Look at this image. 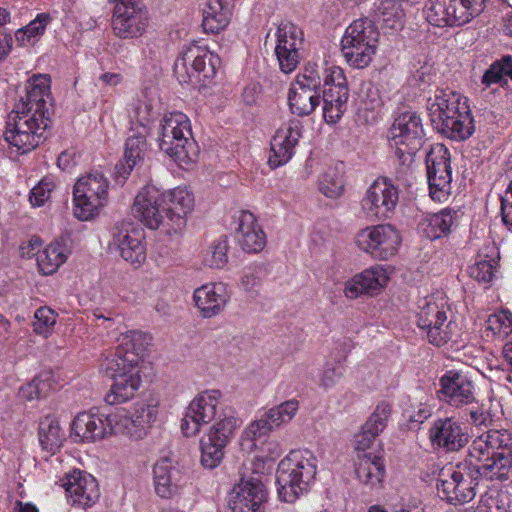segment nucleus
I'll return each instance as SVG.
<instances>
[{"label": "nucleus", "instance_id": "1", "mask_svg": "<svg viewBox=\"0 0 512 512\" xmlns=\"http://www.w3.org/2000/svg\"><path fill=\"white\" fill-rule=\"evenodd\" d=\"M427 111L433 127L446 137L463 141L475 130L467 99L451 90H437L427 101Z\"/></svg>", "mask_w": 512, "mask_h": 512}, {"label": "nucleus", "instance_id": "2", "mask_svg": "<svg viewBox=\"0 0 512 512\" xmlns=\"http://www.w3.org/2000/svg\"><path fill=\"white\" fill-rule=\"evenodd\" d=\"M318 460L308 449L292 450L278 464L276 486L279 498L286 503L295 502L306 494L317 474Z\"/></svg>", "mask_w": 512, "mask_h": 512}, {"label": "nucleus", "instance_id": "3", "mask_svg": "<svg viewBox=\"0 0 512 512\" xmlns=\"http://www.w3.org/2000/svg\"><path fill=\"white\" fill-rule=\"evenodd\" d=\"M158 142L160 150L182 168L188 167L197 158L198 150L192 139L190 121L182 112L165 114Z\"/></svg>", "mask_w": 512, "mask_h": 512}, {"label": "nucleus", "instance_id": "4", "mask_svg": "<svg viewBox=\"0 0 512 512\" xmlns=\"http://www.w3.org/2000/svg\"><path fill=\"white\" fill-rule=\"evenodd\" d=\"M423 137L422 119L417 112L405 111L395 118L389 130L388 143L399 162V174L403 175L409 169Z\"/></svg>", "mask_w": 512, "mask_h": 512}, {"label": "nucleus", "instance_id": "5", "mask_svg": "<svg viewBox=\"0 0 512 512\" xmlns=\"http://www.w3.org/2000/svg\"><path fill=\"white\" fill-rule=\"evenodd\" d=\"M13 116L7 123L4 139L11 149L18 154H26L34 150L46 139V131L51 118L43 114H29L28 108L20 107V111L12 110Z\"/></svg>", "mask_w": 512, "mask_h": 512}, {"label": "nucleus", "instance_id": "6", "mask_svg": "<svg viewBox=\"0 0 512 512\" xmlns=\"http://www.w3.org/2000/svg\"><path fill=\"white\" fill-rule=\"evenodd\" d=\"M13 116L7 123L4 139L11 149L18 154H26L34 150L46 139V131L51 118L43 114H29L28 108L20 107V111L12 110Z\"/></svg>", "mask_w": 512, "mask_h": 512}, {"label": "nucleus", "instance_id": "7", "mask_svg": "<svg viewBox=\"0 0 512 512\" xmlns=\"http://www.w3.org/2000/svg\"><path fill=\"white\" fill-rule=\"evenodd\" d=\"M379 31L367 17L353 21L345 30L341 50L347 63L357 69L367 67L376 52Z\"/></svg>", "mask_w": 512, "mask_h": 512}, {"label": "nucleus", "instance_id": "8", "mask_svg": "<svg viewBox=\"0 0 512 512\" xmlns=\"http://www.w3.org/2000/svg\"><path fill=\"white\" fill-rule=\"evenodd\" d=\"M475 461L467 455L465 460L442 471L437 489L450 503H466L476 496V487L482 478Z\"/></svg>", "mask_w": 512, "mask_h": 512}, {"label": "nucleus", "instance_id": "9", "mask_svg": "<svg viewBox=\"0 0 512 512\" xmlns=\"http://www.w3.org/2000/svg\"><path fill=\"white\" fill-rule=\"evenodd\" d=\"M487 0H428L424 6L427 22L435 27H460L485 9Z\"/></svg>", "mask_w": 512, "mask_h": 512}, {"label": "nucleus", "instance_id": "10", "mask_svg": "<svg viewBox=\"0 0 512 512\" xmlns=\"http://www.w3.org/2000/svg\"><path fill=\"white\" fill-rule=\"evenodd\" d=\"M220 66V58L206 46L191 43L185 46L174 63V72L181 84H197L212 79Z\"/></svg>", "mask_w": 512, "mask_h": 512}, {"label": "nucleus", "instance_id": "11", "mask_svg": "<svg viewBox=\"0 0 512 512\" xmlns=\"http://www.w3.org/2000/svg\"><path fill=\"white\" fill-rule=\"evenodd\" d=\"M220 66V58L206 46L191 43L185 46L174 63V72L181 84H197L212 79Z\"/></svg>", "mask_w": 512, "mask_h": 512}, {"label": "nucleus", "instance_id": "12", "mask_svg": "<svg viewBox=\"0 0 512 512\" xmlns=\"http://www.w3.org/2000/svg\"><path fill=\"white\" fill-rule=\"evenodd\" d=\"M240 425L241 420L232 408L222 411L219 419L200 439V461L203 467L214 469L222 462L225 448Z\"/></svg>", "mask_w": 512, "mask_h": 512}, {"label": "nucleus", "instance_id": "13", "mask_svg": "<svg viewBox=\"0 0 512 512\" xmlns=\"http://www.w3.org/2000/svg\"><path fill=\"white\" fill-rule=\"evenodd\" d=\"M108 189V179L99 171L79 178L73 189L74 215L82 221L92 219L105 205Z\"/></svg>", "mask_w": 512, "mask_h": 512}, {"label": "nucleus", "instance_id": "14", "mask_svg": "<svg viewBox=\"0 0 512 512\" xmlns=\"http://www.w3.org/2000/svg\"><path fill=\"white\" fill-rule=\"evenodd\" d=\"M429 194L436 202H444L451 194L452 167L451 155L442 143L431 146L426 155Z\"/></svg>", "mask_w": 512, "mask_h": 512}, {"label": "nucleus", "instance_id": "15", "mask_svg": "<svg viewBox=\"0 0 512 512\" xmlns=\"http://www.w3.org/2000/svg\"><path fill=\"white\" fill-rule=\"evenodd\" d=\"M114 3L113 33L121 39L140 37L149 25V14L139 0H109Z\"/></svg>", "mask_w": 512, "mask_h": 512}, {"label": "nucleus", "instance_id": "16", "mask_svg": "<svg viewBox=\"0 0 512 512\" xmlns=\"http://www.w3.org/2000/svg\"><path fill=\"white\" fill-rule=\"evenodd\" d=\"M220 398L221 392L215 389L199 393L186 409L181 422L182 433L187 437L195 436L203 425L217 421L222 411L229 408H221L218 413Z\"/></svg>", "mask_w": 512, "mask_h": 512}, {"label": "nucleus", "instance_id": "17", "mask_svg": "<svg viewBox=\"0 0 512 512\" xmlns=\"http://www.w3.org/2000/svg\"><path fill=\"white\" fill-rule=\"evenodd\" d=\"M356 243L374 259L388 260L398 252L401 237L394 226L378 224L359 232Z\"/></svg>", "mask_w": 512, "mask_h": 512}, {"label": "nucleus", "instance_id": "18", "mask_svg": "<svg viewBox=\"0 0 512 512\" xmlns=\"http://www.w3.org/2000/svg\"><path fill=\"white\" fill-rule=\"evenodd\" d=\"M399 190L388 178H378L367 189L361 207L369 218L384 220L394 213Z\"/></svg>", "mask_w": 512, "mask_h": 512}, {"label": "nucleus", "instance_id": "19", "mask_svg": "<svg viewBox=\"0 0 512 512\" xmlns=\"http://www.w3.org/2000/svg\"><path fill=\"white\" fill-rule=\"evenodd\" d=\"M428 439L434 450L457 452L466 446L469 435L464 423L458 419L441 417L431 423Z\"/></svg>", "mask_w": 512, "mask_h": 512}, {"label": "nucleus", "instance_id": "20", "mask_svg": "<svg viewBox=\"0 0 512 512\" xmlns=\"http://www.w3.org/2000/svg\"><path fill=\"white\" fill-rule=\"evenodd\" d=\"M59 483L65 489L68 502L71 505L88 508L94 505L100 497L96 479L84 471L74 469L66 473Z\"/></svg>", "mask_w": 512, "mask_h": 512}, {"label": "nucleus", "instance_id": "21", "mask_svg": "<svg viewBox=\"0 0 512 512\" xmlns=\"http://www.w3.org/2000/svg\"><path fill=\"white\" fill-rule=\"evenodd\" d=\"M51 79L47 74H34L25 84V93L20 96L13 110L28 108L29 114H43L50 118L52 109Z\"/></svg>", "mask_w": 512, "mask_h": 512}, {"label": "nucleus", "instance_id": "22", "mask_svg": "<svg viewBox=\"0 0 512 512\" xmlns=\"http://www.w3.org/2000/svg\"><path fill=\"white\" fill-rule=\"evenodd\" d=\"M135 218L142 222L149 229H159L167 233L166 214L161 202V193L154 186H145L137 194L132 206Z\"/></svg>", "mask_w": 512, "mask_h": 512}, {"label": "nucleus", "instance_id": "23", "mask_svg": "<svg viewBox=\"0 0 512 512\" xmlns=\"http://www.w3.org/2000/svg\"><path fill=\"white\" fill-rule=\"evenodd\" d=\"M144 231L131 223L116 225L113 231L111 247L132 265L140 266L146 260Z\"/></svg>", "mask_w": 512, "mask_h": 512}, {"label": "nucleus", "instance_id": "24", "mask_svg": "<svg viewBox=\"0 0 512 512\" xmlns=\"http://www.w3.org/2000/svg\"><path fill=\"white\" fill-rule=\"evenodd\" d=\"M439 385V398L452 407L460 408L476 401L475 385L463 372L446 371L440 378Z\"/></svg>", "mask_w": 512, "mask_h": 512}, {"label": "nucleus", "instance_id": "25", "mask_svg": "<svg viewBox=\"0 0 512 512\" xmlns=\"http://www.w3.org/2000/svg\"><path fill=\"white\" fill-rule=\"evenodd\" d=\"M301 136L302 124L297 119L283 123L276 130L270 143L271 154L268 163L271 168L283 166L292 159Z\"/></svg>", "mask_w": 512, "mask_h": 512}, {"label": "nucleus", "instance_id": "26", "mask_svg": "<svg viewBox=\"0 0 512 512\" xmlns=\"http://www.w3.org/2000/svg\"><path fill=\"white\" fill-rule=\"evenodd\" d=\"M275 53L282 72L288 74L299 64V49L303 44V32L293 23H283L277 29Z\"/></svg>", "mask_w": 512, "mask_h": 512}, {"label": "nucleus", "instance_id": "27", "mask_svg": "<svg viewBox=\"0 0 512 512\" xmlns=\"http://www.w3.org/2000/svg\"><path fill=\"white\" fill-rule=\"evenodd\" d=\"M161 202L169 224L167 234L177 233L185 226L186 217L194 208L193 194L179 186L161 193Z\"/></svg>", "mask_w": 512, "mask_h": 512}, {"label": "nucleus", "instance_id": "28", "mask_svg": "<svg viewBox=\"0 0 512 512\" xmlns=\"http://www.w3.org/2000/svg\"><path fill=\"white\" fill-rule=\"evenodd\" d=\"M110 414L81 412L71 425L72 435L81 442H95L113 434Z\"/></svg>", "mask_w": 512, "mask_h": 512}, {"label": "nucleus", "instance_id": "29", "mask_svg": "<svg viewBox=\"0 0 512 512\" xmlns=\"http://www.w3.org/2000/svg\"><path fill=\"white\" fill-rule=\"evenodd\" d=\"M266 500L265 487L261 481L251 478L235 485L229 498L232 512H263Z\"/></svg>", "mask_w": 512, "mask_h": 512}, {"label": "nucleus", "instance_id": "30", "mask_svg": "<svg viewBox=\"0 0 512 512\" xmlns=\"http://www.w3.org/2000/svg\"><path fill=\"white\" fill-rule=\"evenodd\" d=\"M152 473L154 490L159 497L171 499L180 493L183 474L171 458L162 457L157 460Z\"/></svg>", "mask_w": 512, "mask_h": 512}, {"label": "nucleus", "instance_id": "31", "mask_svg": "<svg viewBox=\"0 0 512 512\" xmlns=\"http://www.w3.org/2000/svg\"><path fill=\"white\" fill-rule=\"evenodd\" d=\"M457 210L444 208L437 213L422 216L418 222L419 233L429 240L448 237L459 225Z\"/></svg>", "mask_w": 512, "mask_h": 512}, {"label": "nucleus", "instance_id": "32", "mask_svg": "<svg viewBox=\"0 0 512 512\" xmlns=\"http://www.w3.org/2000/svg\"><path fill=\"white\" fill-rule=\"evenodd\" d=\"M229 293L224 283H208L194 290L193 300L204 318H211L223 311Z\"/></svg>", "mask_w": 512, "mask_h": 512}, {"label": "nucleus", "instance_id": "33", "mask_svg": "<svg viewBox=\"0 0 512 512\" xmlns=\"http://www.w3.org/2000/svg\"><path fill=\"white\" fill-rule=\"evenodd\" d=\"M388 278L387 270L383 266L374 265L347 281L344 294L350 299H355L365 293L372 294L386 285Z\"/></svg>", "mask_w": 512, "mask_h": 512}, {"label": "nucleus", "instance_id": "34", "mask_svg": "<svg viewBox=\"0 0 512 512\" xmlns=\"http://www.w3.org/2000/svg\"><path fill=\"white\" fill-rule=\"evenodd\" d=\"M237 241L241 248L248 253L260 252L265 247L266 235L255 215L249 211L240 212Z\"/></svg>", "mask_w": 512, "mask_h": 512}, {"label": "nucleus", "instance_id": "35", "mask_svg": "<svg viewBox=\"0 0 512 512\" xmlns=\"http://www.w3.org/2000/svg\"><path fill=\"white\" fill-rule=\"evenodd\" d=\"M385 464L381 454H360L355 460L357 479L371 490H379L383 486Z\"/></svg>", "mask_w": 512, "mask_h": 512}, {"label": "nucleus", "instance_id": "36", "mask_svg": "<svg viewBox=\"0 0 512 512\" xmlns=\"http://www.w3.org/2000/svg\"><path fill=\"white\" fill-rule=\"evenodd\" d=\"M450 309L443 297L430 295L418 301L417 326L423 332L435 325H443Z\"/></svg>", "mask_w": 512, "mask_h": 512}, {"label": "nucleus", "instance_id": "37", "mask_svg": "<svg viewBox=\"0 0 512 512\" xmlns=\"http://www.w3.org/2000/svg\"><path fill=\"white\" fill-rule=\"evenodd\" d=\"M509 435L506 431L489 430L480 435L471 443L468 455L476 461L487 460L489 455L501 454V451L508 449Z\"/></svg>", "mask_w": 512, "mask_h": 512}, {"label": "nucleus", "instance_id": "38", "mask_svg": "<svg viewBox=\"0 0 512 512\" xmlns=\"http://www.w3.org/2000/svg\"><path fill=\"white\" fill-rule=\"evenodd\" d=\"M489 456L487 460L475 461L482 480L505 481L512 477V449H504L501 454Z\"/></svg>", "mask_w": 512, "mask_h": 512}, {"label": "nucleus", "instance_id": "39", "mask_svg": "<svg viewBox=\"0 0 512 512\" xmlns=\"http://www.w3.org/2000/svg\"><path fill=\"white\" fill-rule=\"evenodd\" d=\"M133 133L128 136L125 144L124 164L116 166L117 181L121 177L123 181L132 171L133 167L137 165L144 157L147 149L146 135L142 131H132Z\"/></svg>", "mask_w": 512, "mask_h": 512}, {"label": "nucleus", "instance_id": "40", "mask_svg": "<svg viewBox=\"0 0 512 512\" xmlns=\"http://www.w3.org/2000/svg\"><path fill=\"white\" fill-rule=\"evenodd\" d=\"M232 9L226 0H209L203 11V29L207 33H219L231 19Z\"/></svg>", "mask_w": 512, "mask_h": 512}, {"label": "nucleus", "instance_id": "41", "mask_svg": "<svg viewBox=\"0 0 512 512\" xmlns=\"http://www.w3.org/2000/svg\"><path fill=\"white\" fill-rule=\"evenodd\" d=\"M349 88L323 89V117L329 124H336L348 108Z\"/></svg>", "mask_w": 512, "mask_h": 512}, {"label": "nucleus", "instance_id": "42", "mask_svg": "<svg viewBox=\"0 0 512 512\" xmlns=\"http://www.w3.org/2000/svg\"><path fill=\"white\" fill-rule=\"evenodd\" d=\"M114 380L104 400L109 405L124 403L134 397L141 384L139 372L112 378Z\"/></svg>", "mask_w": 512, "mask_h": 512}, {"label": "nucleus", "instance_id": "43", "mask_svg": "<svg viewBox=\"0 0 512 512\" xmlns=\"http://www.w3.org/2000/svg\"><path fill=\"white\" fill-rule=\"evenodd\" d=\"M69 249L63 240H56L37 254V263L44 275H51L67 260Z\"/></svg>", "mask_w": 512, "mask_h": 512}, {"label": "nucleus", "instance_id": "44", "mask_svg": "<svg viewBox=\"0 0 512 512\" xmlns=\"http://www.w3.org/2000/svg\"><path fill=\"white\" fill-rule=\"evenodd\" d=\"M100 370L109 378H116L139 372L137 359L135 356L128 357L123 350H116L101 361Z\"/></svg>", "mask_w": 512, "mask_h": 512}, {"label": "nucleus", "instance_id": "45", "mask_svg": "<svg viewBox=\"0 0 512 512\" xmlns=\"http://www.w3.org/2000/svg\"><path fill=\"white\" fill-rule=\"evenodd\" d=\"M131 131L149 133L150 127L157 117V112L146 97L134 99L128 108Z\"/></svg>", "mask_w": 512, "mask_h": 512}, {"label": "nucleus", "instance_id": "46", "mask_svg": "<svg viewBox=\"0 0 512 512\" xmlns=\"http://www.w3.org/2000/svg\"><path fill=\"white\" fill-rule=\"evenodd\" d=\"M320 93L292 85L289 90L288 103L293 114L310 115L320 104Z\"/></svg>", "mask_w": 512, "mask_h": 512}, {"label": "nucleus", "instance_id": "47", "mask_svg": "<svg viewBox=\"0 0 512 512\" xmlns=\"http://www.w3.org/2000/svg\"><path fill=\"white\" fill-rule=\"evenodd\" d=\"M150 342L151 337L149 334L142 331H128L121 334L117 348L123 350V353L128 357L135 356L139 365Z\"/></svg>", "mask_w": 512, "mask_h": 512}, {"label": "nucleus", "instance_id": "48", "mask_svg": "<svg viewBox=\"0 0 512 512\" xmlns=\"http://www.w3.org/2000/svg\"><path fill=\"white\" fill-rule=\"evenodd\" d=\"M51 20L52 17L49 13H39L25 27L15 32L17 43L21 46L34 45L42 37Z\"/></svg>", "mask_w": 512, "mask_h": 512}, {"label": "nucleus", "instance_id": "49", "mask_svg": "<svg viewBox=\"0 0 512 512\" xmlns=\"http://www.w3.org/2000/svg\"><path fill=\"white\" fill-rule=\"evenodd\" d=\"M274 429L275 428L264 412L260 418L250 422V424L243 430L240 440L242 449L248 452L253 451L256 448V441L259 438L267 436Z\"/></svg>", "mask_w": 512, "mask_h": 512}, {"label": "nucleus", "instance_id": "50", "mask_svg": "<svg viewBox=\"0 0 512 512\" xmlns=\"http://www.w3.org/2000/svg\"><path fill=\"white\" fill-rule=\"evenodd\" d=\"M507 77L512 80V56L504 55L494 61L482 76V84L488 88L493 84L507 85Z\"/></svg>", "mask_w": 512, "mask_h": 512}, {"label": "nucleus", "instance_id": "51", "mask_svg": "<svg viewBox=\"0 0 512 512\" xmlns=\"http://www.w3.org/2000/svg\"><path fill=\"white\" fill-rule=\"evenodd\" d=\"M38 436L41 447L48 452L55 453L62 445L63 433L59 422L53 418L41 421Z\"/></svg>", "mask_w": 512, "mask_h": 512}, {"label": "nucleus", "instance_id": "52", "mask_svg": "<svg viewBox=\"0 0 512 512\" xmlns=\"http://www.w3.org/2000/svg\"><path fill=\"white\" fill-rule=\"evenodd\" d=\"M429 343L435 346H443L449 342L456 343L460 337V328L458 324L449 319L443 325H435L423 331Z\"/></svg>", "mask_w": 512, "mask_h": 512}, {"label": "nucleus", "instance_id": "53", "mask_svg": "<svg viewBox=\"0 0 512 512\" xmlns=\"http://www.w3.org/2000/svg\"><path fill=\"white\" fill-rule=\"evenodd\" d=\"M319 191L327 198L340 197L345 188L344 175L336 167L328 168L319 178Z\"/></svg>", "mask_w": 512, "mask_h": 512}, {"label": "nucleus", "instance_id": "54", "mask_svg": "<svg viewBox=\"0 0 512 512\" xmlns=\"http://www.w3.org/2000/svg\"><path fill=\"white\" fill-rule=\"evenodd\" d=\"M228 239L226 236L214 240L207 248L203 262L213 269H222L228 263Z\"/></svg>", "mask_w": 512, "mask_h": 512}, {"label": "nucleus", "instance_id": "55", "mask_svg": "<svg viewBox=\"0 0 512 512\" xmlns=\"http://www.w3.org/2000/svg\"><path fill=\"white\" fill-rule=\"evenodd\" d=\"M377 17L385 27L397 29L404 17L401 5L395 0H383L377 8Z\"/></svg>", "mask_w": 512, "mask_h": 512}, {"label": "nucleus", "instance_id": "56", "mask_svg": "<svg viewBox=\"0 0 512 512\" xmlns=\"http://www.w3.org/2000/svg\"><path fill=\"white\" fill-rule=\"evenodd\" d=\"M299 409V402L295 399L287 400L267 410L265 413L275 429L290 422Z\"/></svg>", "mask_w": 512, "mask_h": 512}, {"label": "nucleus", "instance_id": "57", "mask_svg": "<svg viewBox=\"0 0 512 512\" xmlns=\"http://www.w3.org/2000/svg\"><path fill=\"white\" fill-rule=\"evenodd\" d=\"M323 80V68L316 63H308L300 73L293 85L303 89L321 92Z\"/></svg>", "mask_w": 512, "mask_h": 512}, {"label": "nucleus", "instance_id": "58", "mask_svg": "<svg viewBox=\"0 0 512 512\" xmlns=\"http://www.w3.org/2000/svg\"><path fill=\"white\" fill-rule=\"evenodd\" d=\"M390 415L391 406L388 403H380L376 406L375 410L362 427L372 432L374 436L378 437L386 428Z\"/></svg>", "mask_w": 512, "mask_h": 512}, {"label": "nucleus", "instance_id": "59", "mask_svg": "<svg viewBox=\"0 0 512 512\" xmlns=\"http://www.w3.org/2000/svg\"><path fill=\"white\" fill-rule=\"evenodd\" d=\"M477 512H512L511 498L506 491H496L481 501Z\"/></svg>", "mask_w": 512, "mask_h": 512}, {"label": "nucleus", "instance_id": "60", "mask_svg": "<svg viewBox=\"0 0 512 512\" xmlns=\"http://www.w3.org/2000/svg\"><path fill=\"white\" fill-rule=\"evenodd\" d=\"M57 314L49 307L38 308L34 313L33 331L44 337H48L56 324Z\"/></svg>", "mask_w": 512, "mask_h": 512}, {"label": "nucleus", "instance_id": "61", "mask_svg": "<svg viewBox=\"0 0 512 512\" xmlns=\"http://www.w3.org/2000/svg\"><path fill=\"white\" fill-rule=\"evenodd\" d=\"M111 426L114 433H120L127 435L134 439H139V433L134 429L133 426V415L128 413L126 410H118L115 413L110 414Z\"/></svg>", "mask_w": 512, "mask_h": 512}, {"label": "nucleus", "instance_id": "62", "mask_svg": "<svg viewBox=\"0 0 512 512\" xmlns=\"http://www.w3.org/2000/svg\"><path fill=\"white\" fill-rule=\"evenodd\" d=\"M51 385L49 383L48 375H39L35 377L30 383L23 386L20 390L21 395L27 400L31 401L47 395Z\"/></svg>", "mask_w": 512, "mask_h": 512}, {"label": "nucleus", "instance_id": "63", "mask_svg": "<svg viewBox=\"0 0 512 512\" xmlns=\"http://www.w3.org/2000/svg\"><path fill=\"white\" fill-rule=\"evenodd\" d=\"M54 178L46 176L32 188L30 192V202L33 206H42L50 198L51 192L55 188Z\"/></svg>", "mask_w": 512, "mask_h": 512}, {"label": "nucleus", "instance_id": "64", "mask_svg": "<svg viewBox=\"0 0 512 512\" xmlns=\"http://www.w3.org/2000/svg\"><path fill=\"white\" fill-rule=\"evenodd\" d=\"M322 81L324 89L348 88V82L344 74V70L336 65L323 68Z\"/></svg>", "mask_w": 512, "mask_h": 512}]
</instances>
